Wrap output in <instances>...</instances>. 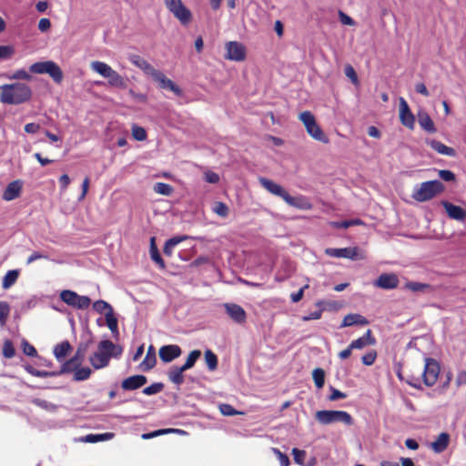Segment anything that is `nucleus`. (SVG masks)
Instances as JSON below:
<instances>
[{
	"label": "nucleus",
	"mask_w": 466,
	"mask_h": 466,
	"mask_svg": "<svg viewBox=\"0 0 466 466\" xmlns=\"http://www.w3.org/2000/svg\"><path fill=\"white\" fill-rule=\"evenodd\" d=\"M121 353V348L109 339H104L99 342L97 350L89 357V361L94 369H102L108 365L112 357H118Z\"/></svg>",
	"instance_id": "nucleus-2"
},
{
	"label": "nucleus",
	"mask_w": 466,
	"mask_h": 466,
	"mask_svg": "<svg viewBox=\"0 0 466 466\" xmlns=\"http://www.w3.org/2000/svg\"><path fill=\"white\" fill-rule=\"evenodd\" d=\"M376 357H377L376 352L370 351L362 356V358H361L362 363L366 366H370L375 362Z\"/></svg>",
	"instance_id": "nucleus-59"
},
{
	"label": "nucleus",
	"mask_w": 466,
	"mask_h": 466,
	"mask_svg": "<svg viewBox=\"0 0 466 466\" xmlns=\"http://www.w3.org/2000/svg\"><path fill=\"white\" fill-rule=\"evenodd\" d=\"M418 120L420 126L429 133H434L436 131L433 121L426 112H420L418 115Z\"/></svg>",
	"instance_id": "nucleus-27"
},
{
	"label": "nucleus",
	"mask_w": 466,
	"mask_h": 466,
	"mask_svg": "<svg viewBox=\"0 0 466 466\" xmlns=\"http://www.w3.org/2000/svg\"><path fill=\"white\" fill-rule=\"evenodd\" d=\"M4 76L8 80H26L30 81L32 79V76L25 69H18L15 70L12 74H5Z\"/></svg>",
	"instance_id": "nucleus-39"
},
{
	"label": "nucleus",
	"mask_w": 466,
	"mask_h": 466,
	"mask_svg": "<svg viewBox=\"0 0 466 466\" xmlns=\"http://www.w3.org/2000/svg\"><path fill=\"white\" fill-rule=\"evenodd\" d=\"M400 279L395 273H382L373 282V286L382 289H394L399 286Z\"/></svg>",
	"instance_id": "nucleus-11"
},
{
	"label": "nucleus",
	"mask_w": 466,
	"mask_h": 466,
	"mask_svg": "<svg viewBox=\"0 0 466 466\" xmlns=\"http://www.w3.org/2000/svg\"><path fill=\"white\" fill-rule=\"evenodd\" d=\"M31 87L25 83L15 82L0 86V102L5 105H21L32 97Z\"/></svg>",
	"instance_id": "nucleus-1"
},
{
	"label": "nucleus",
	"mask_w": 466,
	"mask_h": 466,
	"mask_svg": "<svg viewBox=\"0 0 466 466\" xmlns=\"http://www.w3.org/2000/svg\"><path fill=\"white\" fill-rule=\"evenodd\" d=\"M404 288L413 292H424L431 289V286L429 284L415 281L407 282Z\"/></svg>",
	"instance_id": "nucleus-40"
},
{
	"label": "nucleus",
	"mask_w": 466,
	"mask_h": 466,
	"mask_svg": "<svg viewBox=\"0 0 466 466\" xmlns=\"http://www.w3.org/2000/svg\"><path fill=\"white\" fill-rule=\"evenodd\" d=\"M400 120L403 126L412 129L415 124V117L411 113L407 101L400 97Z\"/></svg>",
	"instance_id": "nucleus-13"
},
{
	"label": "nucleus",
	"mask_w": 466,
	"mask_h": 466,
	"mask_svg": "<svg viewBox=\"0 0 466 466\" xmlns=\"http://www.w3.org/2000/svg\"><path fill=\"white\" fill-rule=\"evenodd\" d=\"M449 440V434L442 432L433 442H431V446L436 453H441L448 447Z\"/></svg>",
	"instance_id": "nucleus-26"
},
{
	"label": "nucleus",
	"mask_w": 466,
	"mask_h": 466,
	"mask_svg": "<svg viewBox=\"0 0 466 466\" xmlns=\"http://www.w3.org/2000/svg\"><path fill=\"white\" fill-rule=\"evenodd\" d=\"M258 181L269 193L284 199V196H286L287 191L280 185L266 177H259Z\"/></svg>",
	"instance_id": "nucleus-19"
},
{
	"label": "nucleus",
	"mask_w": 466,
	"mask_h": 466,
	"mask_svg": "<svg viewBox=\"0 0 466 466\" xmlns=\"http://www.w3.org/2000/svg\"><path fill=\"white\" fill-rule=\"evenodd\" d=\"M185 371L186 370L182 367H172L167 373L169 380L177 386L181 385L184 382L183 372Z\"/></svg>",
	"instance_id": "nucleus-28"
},
{
	"label": "nucleus",
	"mask_w": 466,
	"mask_h": 466,
	"mask_svg": "<svg viewBox=\"0 0 466 466\" xmlns=\"http://www.w3.org/2000/svg\"><path fill=\"white\" fill-rule=\"evenodd\" d=\"M444 190L443 184L439 180L422 182L414 188L412 198L419 202H425L433 198Z\"/></svg>",
	"instance_id": "nucleus-3"
},
{
	"label": "nucleus",
	"mask_w": 466,
	"mask_h": 466,
	"mask_svg": "<svg viewBox=\"0 0 466 466\" xmlns=\"http://www.w3.org/2000/svg\"><path fill=\"white\" fill-rule=\"evenodd\" d=\"M315 418L323 425L334 422H342L345 425H351L353 423L351 415L344 410H318L315 414Z\"/></svg>",
	"instance_id": "nucleus-4"
},
{
	"label": "nucleus",
	"mask_w": 466,
	"mask_h": 466,
	"mask_svg": "<svg viewBox=\"0 0 466 466\" xmlns=\"http://www.w3.org/2000/svg\"><path fill=\"white\" fill-rule=\"evenodd\" d=\"M154 191L162 196H170L173 192V187L169 184L157 182L154 185Z\"/></svg>",
	"instance_id": "nucleus-43"
},
{
	"label": "nucleus",
	"mask_w": 466,
	"mask_h": 466,
	"mask_svg": "<svg viewBox=\"0 0 466 466\" xmlns=\"http://www.w3.org/2000/svg\"><path fill=\"white\" fill-rule=\"evenodd\" d=\"M90 67L96 73L99 74L103 77H106L109 76L111 71L113 70L110 66L101 61H94L91 63Z\"/></svg>",
	"instance_id": "nucleus-32"
},
{
	"label": "nucleus",
	"mask_w": 466,
	"mask_h": 466,
	"mask_svg": "<svg viewBox=\"0 0 466 466\" xmlns=\"http://www.w3.org/2000/svg\"><path fill=\"white\" fill-rule=\"evenodd\" d=\"M106 78L108 79V84L111 86L119 87V88H124L126 86V82H125L124 78L114 69L111 71L109 76H106Z\"/></svg>",
	"instance_id": "nucleus-38"
},
{
	"label": "nucleus",
	"mask_w": 466,
	"mask_h": 466,
	"mask_svg": "<svg viewBox=\"0 0 466 466\" xmlns=\"http://www.w3.org/2000/svg\"><path fill=\"white\" fill-rule=\"evenodd\" d=\"M46 74L57 84L63 80V72L54 61L49 60Z\"/></svg>",
	"instance_id": "nucleus-30"
},
{
	"label": "nucleus",
	"mask_w": 466,
	"mask_h": 466,
	"mask_svg": "<svg viewBox=\"0 0 466 466\" xmlns=\"http://www.w3.org/2000/svg\"><path fill=\"white\" fill-rule=\"evenodd\" d=\"M312 378L318 389H321L325 383V372L322 369L317 368L312 372Z\"/></svg>",
	"instance_id": "nucleus-47"
},
{
	"label": "nucleus",
	"mask_w": 466,
	"mask_h": 466,
	"mask_svg": "<svg viewBox=\"0 0 466 466\" xmlns=\"http://www.w3.org/2000/svg\"><path fill=\"white\" fill-rule=\"evenodd\" d=\"M439 177L447 182L453 181L455 179V175L451 170L442 169L439 171Z\"/></svg>",
	"instance_id": "nucleus-60"
},
{
	"label": "nucleus",
	"mask_w": 466,
	"mask_h": 466,
	"mask_svg": "<svg viewBox=\"0 0 466 466\" xmlns=\"http://www.w3.org/2000/svg\"><path fill=\"white\" fill-rule=\"evenodd\" d=\"M426 143L435 151H437L441 155L454 157L456 152L452 147L445 146L443 143L435 140V139H428Z\"/></svg>",
	"instance_id": "nucleus-22"
},
{
	"label": "nucleus",
	"mask_w": 466,
	"mask_h": 466,
	"mask_svg": "<svg viewBox=\"0 0 466 466\" xmlns=\"http://www.w3.org/2000/svg\"><path fill=\"white\" fill-rule=\"evenodd\" d=\"M205 180L210 184H217L219 181V176L213 171H207L205 173Z\"/></svg>",
	"instance_id": "nucleus-63"
},
{
	"label": "nucleus",
	"mask_w": 466,
	"mask_h": 466,
	"mask_svg": "<svg viewBox=\"0 0 466 466\" xmlns=\"http://www.w3.org/2000/svg\"><path fill=\"white\" fill-rule=\"evenodd\" d=\"M214 213L221 218H226L228 215V207L223 202H216L212 208Z\"/></svg>",
	"instance_id": "nucleus-50"
},
{
	"label": "nucleus",
	"mask_w": 466,
	"mask_h": 466,
	"mask_svg": "<svg viewBox=\"0 0 466 466\" xmlns=\"http://www.w3.org/2000/svg\"><path fill=\"white\" fill-rule=\"evenodd\" d=\"M9 311V305L6 302L0 301V325H4L5 323Z\"/></svg>",
	"instance_id": "nucleus-53"
},
{
	"label": "nucleus",
	"mask_w": 466,
	"mask_h": 466,
	"mask_svg": "<svg viewBox=\"0 0 466 466\" xmlns=\"http://www.w3.org/2000/svg\"><path fill=\"white\" fill-rule=\"evenodd\" d=\"M147 381V380L146 376L134 375L125 379L121 383V387L125 390H135L144 386Z\"/></svg>",
	"instance_id": "nucleus-17"
},
{
	"label": "nucleus",
	"mask_w": 466,
	"mask_h": 466,
	"mask_svg": "<svg viewBox=\"0 0 466 466\" xmlns=\"http://www.w3.org/2000/svg\"><path fill=\"white\" fill-rule=\"evenodd\" d=\"M330 391H331V394L329 395V400H339V399H344L346 398V394L344 392H341L340 390L333 388V387H330Z\"/></svg>",
	"instance_id": "nucleus-64"
},
{
	"label": "nucleus",
	"mask_w": 466,
	"mask_h": 466,
	"mask_svg": "<svg viewBox=\"0 0 466 466\" xmlns=\"http://www.w3.org/2000/svg\"><path fill=\"white\" fill-rule=\"evenodd\" d=\"M219 410L225 416H234L238 414V411H237L230 404L227 403L220 404Z\"/></svg>",
	"instance_id": "nucleus-57"
},
{
	"label": "nucleus",
	"mask_w": 466,
	"mask_h": 466,
	"mask_svg": "<svg viewBox=\"0 0 466 466\" xmlns=\"http://www.w3.org/2000/svg\"><path fill=\"white\" fill-rule=\"evenodd\" d=\"M227 54L225 57L231 61L241 62L246 58V47L237 41H230L226 44Z\"/></svg>",
	"instance_id": "nucleus-9"
},
{
	"label": "nucleus",
	"mask_w": 466,
	"mask_h": 466,
	"mask_svg": "<svg viewBox=\"0 0 466 466\" xmlns=\"http://www.w3.org/2000/svg\"><path fill=\"white\" fill-rule=\"evenodd\" d=\"M272 451L277 456V458H278V460L279 461L280 466H289V457L286 454L281 452L277 448H272Z\"/></svg>",
	"instance_id": "nucleus-56"
},
{
	"label": "nucleus",
	"mask_w": 466,
	"mask_h": 466,
	"mask_svg": "<svg viewBox=\"0 0 466 466\" xmlns=\"http://www.w3.org/2000/svg\"><path fill=\"white\" fill-rule=\"evenodd\" d=\"M25 370L31 375L35 376V377H39V378H49V377H55V374L53 371H46V370H36L35 369L33 366L31 365H25Z\"/></svg>",
	"instance_id": "nucleus-46"
},
{
	"label": "nucleus",
	"mask_w": 466,
	"mask_h": 466,
	"mask_svg": "<svg viewBox=\"0 0 466 466\" xmlns=\"http://www.w3.org/2000/svg\"><path fill=\"white\" fill-rule=\"evenodd\" d=\"M19 277L18 269H12L7 271V273L3 278L2 287L4 289H8L11 288L17 280Z\"/></svg>",
	"instance_id": "nucleus-35"
},
{
	"label": "nucleus",
	"mask_w": 466,
	"mask_h": 466,
	"mask_svg": "<svg viewBox=\"0 0 466 466\" xmlns=\"http://www.w3.org/2000/svg\"><path fill=\"white\" fill-rule=\"evenodd\" d=\"M164 2L168 11L181 25H187L190 23L192 13L181 0H164Z\"/></svg>",
	"instance_id": "nucleus-6"
},
{
	"label": "nucleus",
	"mask_w": 466,
	"mask_h": 466,
	"mask_svg": "<svg viewBox=\"0 0 466 466\" xmlns=\"http://www.w3.org/2000/svg\"><path fill=\"white\" fill-rule=\"evenodd\" d=\"M132 135L137 141H143L147 138V132L141 127L134 126L132 127Z\"/></svg>",
	"instance_id": "nucleus-54"
},
{
	"label": "nucleus",
	"mask_w": 466,
	"mask_h": 466,
	"mask_svg": "<svg viewBox=\"0 0 466 466\" xmlns=\"http://www.w3.org/2000/svg\"><path fill=\"white\" fill-rule=\"evenodd\" d=\"M283 200L290 207H294L298 209L309 210L312 208V205L309 202V200L306 197L301 195L292 197L287 192L286 196H284Z\"/></svg>",
	"instance_id": "nucleus-16"
},
{
	"label": "nucleus",
	"mask_w": 466,
	"mask_h": 466,
	"mask_svg": "<svg viewBox=\"0 0 466 466\" xmlns=\"http://www.w3.org/2000/svg\"><path fill=\"white\" fill-rule=\"evenodd\" d=\"M22 189V185L19 180H15L9 183L3 193V198L6 201H11L19 197Z\"/></svg>",
	"instance_id": "nucleus-20"
},
{
	"label": "nucleus",
	"mask_w": 466,
	"mask_h": 466,
	"mask_svg": "<svg viewBox=\"0 0 466 466\" xmlns=\"http://www.w3.org/2000/svg\"><path fill=\"white\" fill-rule=\"evenodd\" d=\"M375 342V339L371 335V330L368 329L362 337L351 341L350 349L362 350L366 346L374 345Z\"/></svg>",
	"instance_id": "nucleus-21"
},
{
	"label": "nucleus",
	"mask_w": 466,
	"mask_h": 466,
	"mask_svg": "<svg viewBox=\"0 0 466 466\" xmlns=\"http://www.w3.org/2000/svg\"><path fill=\"white\" fill-rule=\"evenodd\" d=\"M46 74L57 84L63 80V72L54 61L49 60Z\"/></svg>",
	"instance_id": "nucleus-31"
},
{
	"label": "nucleus",
	"mask_w": 466,
	"mask_h": 466,
	"mask_svg": "<svg viewBox=\"0 0 466 466\" xmlns=\"http://www.w3.org/2000/svg\"><path fill=\"white\" fill-rule=\"evenodd\" d=\"M91 370L88 367H78L74 372V380L83 381L87 380L91 375Z\"/></svg>",
	"instance_id": "nucleus-44"
},
{
	"label": "nucleus",
	"mask_w": 466,
	"mask_h": 466,
	"mask_svg": "<svg viewBox=\"0 0 466 466\" xmlns=\"http://www.w3.org/2000/svg\"><path fill=\"white\" fill-rule=\"evenodd\" d=\"M41 258L46 259V258H48V256L46 254H44V253H41L38 251H35L27 258L26 264L29 265V264L33 263L34 261H35L37 259H41Z\"/></svg>",
	"instance_id": "nucleus-62"
},
{
	"label": "nucleus",
	"mask_w": 466,
	"mask_h": 466,
	"mask_svg": "<svg viewBox=\"0 0 466 466\" xmlns=\"http://www.w3.org/2000/svg\"><path fill=\"white\" fill-rule=\"evenodd\" d=\"M224 308L229 318L238 324L246 322L247 314L242 307L235 303H225Z\"/></svg>",
	"instance_id": "nucleus-14"
},
{
	"label": "nucleus",
	"mask_w": 466,
	"mask_h": 466,
	"mask_svg": "<svg viewBox=\"0 0 466 466\" xmlns=\"http://www.w3.org/2000/svg\"><path fill=\"white\" fill-rule=\"evenodd\" d=\"M424 370H423V381L426 386H433L440 375L441 367L439 362L432 358H425L424 360Z\"/></svg>",
	"instance_id": "nucleus-8"
},
{
	"label": "nucleus",
	"mask_w": 466,
	"mask_h": 466,
	"mask_svg": "<svg viewBox=\"0 0 466 466\" xmlns=\"http://www.w3.org/2000/svg\"><path fill=\"white\" fill-rule=\"evenodd\" d=\"M22 350L24 354H25L26 356L35 357L37 355L35 348L33 345H31L27 340H23Z\"/></svg>",
	"instance_id": "nucleus-55"
},
{
	"label": "nucleus",
	"mask_w": 466,
	"mask_h": 466,
	"mask_svg": "<svg viewBox=\"0 0 466 466\" xmlns=\"http://www.w3.org/2000/svg\"><path fill=\"white\" fill-rule=\"evenodd\" d=\"M299 118L303 123L307 132L312 138L325 144L329 143V138L317 124L315 116L311 112L304 111L299 114Z\"/></svg>",
	"instance_id": "nucleus-5"
},
{
	"label": "nucleus",
	"mask_w": 466,
	"mask_h": 466,
	"mask_svg": "<svg viewBox=\"0 0 466 466\" xmlns=\"http://www.w3.org/2000/svg\"><path fill=\"white\" fill-rule=\"evenodd\" d=\"M156 363H157V358H156V353H155L154 348H153V346H149L145 359L140 363V369L143 371L150 370L151 369H153L155 367Z\"/></svg>",
	"instance_id": "nucleus-24"
},
{
	"label": "nucleus",
	"mask_w": 466,
	"mask_h": 466,
	"mask_svg": "<svg viewBox=\"0 0 466 466\" xmlns=\"http://www.w3.org/2000/svg\"><path fill=\"white\" fill-rule=\"evenodd\" d=\"M49 61L36 62L30 66L29 71L33 74H46Z\"/></svg>",
	"instance_id": "nucleus-48"
},
{
	"label": "nucleus",
	"mask_w": 466,
	"mask_h": 466,
	"mask_svg": "<svg viewBox=\"0 0 466 466\" xmlns=\"http://www.w3.org/2000/svg\"><path fill=\"white\" fill-rule=\"evenodd\" d=\"M441 204L451 218L458 221H462L465 219L466 211L460 206H456L449 201H442Z\"/></svg>",
	"instance_id": "nucleus-18"
},
{
	"label": "nucleus",
	"mask_w": 466,
	"mask_h": 466,
	"mask_svg": "<svg viewBox=\"0 0 466 466\" xmlns=\"http://www.w3.org/2000/svg\"><path fill=\"white\" fill-rule=\"evenodd\" d=\"M201 356V351L199 350H192L188 356H187V359L186 360V362L184 363V365H182L181 367L183 368V370H189L191 369L196 361L200 358Z\"/></svg>",
	"instance_id": "nucleus-41"
},
{
	"label": "nucleus",
	"mask_w": 466,
	"mask_h": 466,
	"mask_svg": "<svg viewBox=\"0 0 466 466\" xmlns=\"http://www.w3.org/2000/svg\"><path fill=\"white\" fill-rule=\"evenodd\" d=\"M114 433L112 432H105V433H99V434H88L85 436L84 441L89 442V443H96L99 441H109L113 439Z\"/></svg>",
	"instance_id": "nucleus-37"
},
{
	"label": "nucleus",
	"mask_w": 466,
	"mask_h": 466,
	"mask_svg": "<svg viewBox=\"0 0 466 466\" xmlns=\"http://www.w3.org/2000/svg\"><path fill=\"white\" fill-rule=\"evenodd\" d=\"M60 299L64 303L76 309H86L91 304L89 297L78 295L70 289L62 290L60 292Z\"/></svg>",
	"instance_id": "nucleus-7"
},
{
	"label": "nucleus",
	"mask_w": 466,
	"mask_h": 466,
	"mask_svg": "<svg viewBox=\"0 0 466 466\" xmlns=\"http://www.w3.org/2000/svg\"><path fill=\"white\" fill-rule=\"evenodd\" d=\"M345 75L349 77L353 84H358V76L351 66H346L345 67Z\"/></svg>",
	"instance_id": "nucleus-61"
},
{
	"label": "nucleus",
	"mask_w": 466,
	"mask_h": 466,
	"mask_svg": "<svg viewBox=\"0 0 466 466\" xmlns=\"http://www.w3.org/2000/svg\"><path fill=\"white\" fill-rule=\"evenodd\" d=\"M15 54L13 46H0V61L10 59Z\"/></svg>",
	"instance_id": "nucleus-49"
},
{
	"label": "nucleus",
	"mask_w": 466,
	"mask_h": 466,
	"mask_svg": "<svg viewBox=\"0 0 466 466\" xmlns=\"http://www.w3.org/2000/svg\"><path fill=\"white\" fill-rule=\"evenodd\" d=\"M80 367L79 365H77V360L76 358H71L70 360L65 361L62 366H61V369L59 370H56V371H53L54 374H55V377H57V376H60L62 374H65V373H69V372H72V371H76V370Z\"/></svg>",
	"instance_id": "nucleus-29"
},
{
	"label": "nucleus",
	"mask_w": 466,
	"mask_h": 466,
	"mask_svg": "<svg viewBox=\"0 0 466 466\" xmlns=\"http://www.w3.org/2000/svg\"><path fill=\"white\" fill-rule=\"evenodd\" d=\"M182 353V350L178 345L170 344L162 346L159 349L158 354L160 360L165 363H169L178 358Z\"/></svg>",
	"instance_id": "nucleus-15"
},
{
	"label": "nucleus",
	"mask_w": 466,
	"mask_h": 466,
	"mask_svg": "<svg viewBox=\"0 0 466 466\" xmlns=\"http://www.w3.org/2000/svg\"><path fill=\"white\" fill-rule=\"evenodd\" d=\"M164 388V384L161 382H156L148 387L143 389V393L145 395L150 396L159 393Z\"/></svg>",
	"instance_id": "nucleus-51"
},
{
	"label": "nucleus",
	"mask_w": 466,
	"mask_h": 466,
	"mask_svg": "<svg viewBox=\"0 0 466 466\" xmlns=\"http://www.w3.org/2000/svg\"><path fill=\"white\" fill-rule=\"evenodd\" d=\"M71 346L68 341H63L54 348V355L58 361H61L70 350Z\"/></svg>",
	"instance_id": "nucleus-36"
},
{
	"label": "nucleus",
	"mask_w": 466,
	"mask_h": 466,
	"mask_svg": "<svg viewBox=\"0 0 466 466\" xmlns=\"http://www.w3.org/2000/svg\"><path fill=\"white\" fill-rule=\"evenodd\" d=\"M2 351H3V355L5 358H6V359L13 358L15 354V350L13 342L9 339H6L4 342Z\"/></svg>",
	"instance_id": "nucleus-52"
},
{
	"label": "nucleus",
	"mask_w": 466,
	"mask_h": 466,
	"mask_svg": "<svg viewBox=\"0 0 466 466\" xmlns=\"http://www.w3.org/2000/svg\"><path fill=\"white\" fill-rule=\"evenodd\" d=\"M151 77L154 81L158 83L160 88L170 90L177 96L182 95L181 89L161 71L156 70Z\"/></svg>",
	"instance_id": "nucleus-12"
},
{
	"label": "nucleus",
	"mask_w": 466,
	"mask_h": 466,
	"mask_svg": "<svg viewBox=\"0 0 466 466\" xmlns=\"http://www.w3.org/2000/svg\"><path fill=\"white\" fill-rule=\"evenodd\" d=\"M325 253L332 258H345L351 260L362 259L363 256L360 254L358 248H326Z\"/></svg>",
	"instance_id": "nucleus-10"
},
{
	"label": "nucleus",
	"mask_w": 466,
	"mask_h": 466,
	"mask_svg": "<svg viewBox=\"0 0 466 466\" xmlns=\"http://www.w3.org/2000/svg\"><path fill=\"white\" fill-rule=\"evenodd\" d=\"M205 360L209 370H215L217 369L218 358L212 350H207L205 351Z\"/></svg>",
	"instance_id": "nucleus-45"
},
{
	"label": "nucleus",
	"mask_w": 466,
	"mask_h": 466,
	"mask_svg": "<svg viewBox=\"0 0 466 466\" xmlns=\"http://www.w3.org/2000/svg\"><path fill=\"white\" fill-rule=\"evenodd\" d=\"M292 454L294 456V461H296V463L302 465L304 458L306 456L305 451L294 448L292 450Z\"/></svg>",
	"instance_id": "nucleus-58"
},
{
	"label": "nucleus",
	"mask_w": 466,
	"mask_h": 466,
	"mask_svg": "<svg viewBox=\"0 0 466 466\" xmlns=\"http://www.w3.org/2000/svg\"><path fill=\"white\" fill-rule=\"evenodd\" d=\"M149 252H150V258L151 259L157 263L159 268H165L166 265H165V262L163 260V258H161L160 254H159V251L156 246V242H155V238L152 237L150 238V249H149Z\"/></svg>",
	"instance_id": "nucleus-33"
},
{
	"label": "nucleus",
	"mask_w": 466,
	"mask_h": 466,
	"mask_svg": "<svg viewBox=\"0 0 466 466\" xmlns=\"http://www.w3.org/2000/svg\"><path fill=\"white\" fill-rule=\"evenodd\" d=\"M368 320L360 314H348L344 317L340 328L350 327L353 325H366Z\"/></svg>",
	"instance_id": "nucleus-23"
},
{
	"label": "nucleus",
	"mask_w": 466,
	"mask_h": 466,
	"mask_svg": "<svg viewBox=\"0 0 466 466\" xmlns=\"http://www.w3.org/2000/svg\"><path fill=\"white\" fill-rule=\"evenodd\" d=\"M106 326L110 329L113 337L117 339L119 336L118 321H117V319L115 317L114 312L113 313L106 312Z\"/></svg>",
	"instance_id": "nucleus-34"
},
{
	"label": "nucleus",
	"mask_w": 466,
	"mask_h": 466,
	"mask_svg": "<svg viewBox=\"0 0 466 466\" xmlns=\"http://www.w3.org/2000/svg\"><path fill=\"white\" fill-rule=\"evenodd\" d=\"M130 61L133 65L143 70L147 75L152 76L157 69H155L147 61L139 56H132Z\"/></svg>",
	"instance_id": "nucleus-25"
},
{
	"label": "nucleus",
	"mask_w": 466,
	"mask_h": 466,
	"mask_svg": "<svg viewBox=\"0 0 466 466\" xmlns=\"http://www.w3.org/2000/svg\"><path fill=\"white\" fill-rule=\"evenodd\" d=\"M93 309L97 313H106V312H110V313H113L114 310H113V308L112 306L107 303L106 301L105 300H102V299H99V300H96L93 303Z\"/></svg>",
	"instance_id": "nucleus-42"
}]
</instances>
